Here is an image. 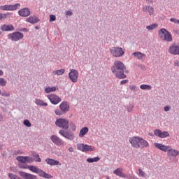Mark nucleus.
Segmentation results:
<instances>
[{
  "instance_id": "obj_1",
  "label": "nucleus",
  "mask_w": 179,
  "mask_h": 179,
  "mask_svg": "<svg viewBox=\"0 0 179 179\" xmlns=\"http://www.w3.org/2000/svg\"><path fill=\"white\" fill-rule=\"evenodd\" d=\"M125 69L127 66L122 62L116 60L115 61L113 66L111 67V71L117 79H126L127 75H125Z\"/></svg>"
},
{
  "instance_id": "obj_2",
  "label": "nucleus",
  "mask_w": 179,
  "mask_h": 179,
  "mask_svg": "<svg viewBox=\"0 0 179 179\" xmlns=\"http://www.w3.org/2000/svg\"><path fill=\"white\" fill-rule=\"evenodd\" d=\"M159 36L161 38V40H164V41H173V37L171 36V34L167 29L162 28L159 31Z\"/></svg>"
},
{
  "instance_id": "obj_3",
  "label": "nucleus",
  "mask_w": 179,
  "mask_h": 179,
  "mask_svg": "<svg viewBox=\"0 0 179 179\" xmlns=\"http://www.w3.org/2000/svg\"><path fill=\"white\" fill-rule=\"evenodd\" d=\"M59 110H56L55 111L56 115H62L63 114H66L68 111H69V104L68 103L67 101H63L60 105H59Z\"/></svg>"
},
{
  "instance_id": "obj_4",
  "label": "nucleus",
  "mask_w": 179,
  "mask_h": 179,
  "mask_svg": "<svg viewBox=\"0 0 179 179\" xmlns=\"http://www.w3.org/2000/svg\"><path fill=\"white\" fill-rule=\"evenodd\" d=\"M55 125L56 127H59V128H62L64 131H68V129H69V121L66 119H57L55 122Z\"/></svg>"
},
{
  "instance_id": "obj_5",
  "label": "nucleus",
  "mask_w": 179,
  "mask_h": 179,
  "mask_svg": "<svg viewBox=\"0 0 179 179\" xmlns=\"http://www.w3.org/2000/svg\"><path fill=\"white\" fill-rule=\"evenodd\" d=\"M59 135L66 138V139H69V141H73L75 139V134L69 130H64L61 129L59 131Z\"/></svg>"
},
{
  "instance_id": "obj_6",
  "label": "nucleus",
  "mask_w": 179,
  "mask_h": 179,
  "mask_svg": "<svg viewBox=\"0 0 179 179\" xmlns=\"http://www.w3.org/2000/svg\"><path fill=\"white\" fill-rule=\"evenodd\" d=\"M110 52L113 57H122L125 52L122 50V48L113 47L110 49Z\"/></svg>"
},
{
  "instance_id": "obj_7",
  "label": "nucleus",
  "mask_w": 179,
  "mask_h": 179,
  "mask_svg": "<svg viewBox=\"0 0 179 179\" xmlns=\"http://www.w3.org/2000/svg\"><path fill=\"white\" fill-rule=\"evenodd\" d=\"M69 78L73 83L78 82V78H79V72L76 69H71L69 73Z\"/></svg>"
},
{
  "instance_id": "obj_8",
  "label": "nucleus",
  "mask_w": 179,
  "mask_h": 179,
  "mask_svg": "<svg viewBox=\"0 0 179 179\" xmlns=\"http://www.w3.org/2000/svg\"><path fill=\"white\" fill-rule=\"evenodd\" d=\"M23 37V34L19 31L8 34V38L11 40V41H19V40H22Z\"/></svg>"
},
{
  "instance_id": "obj_9",
  "label": "nucleus",
  "mask_w": 179,
  "mask_h": 179,
  "mask_svg": "<svg viewBox=\"0 0 179 179\" xmlns=\"http://www.w3.org/2000/svg\"><path fill=\"white\" fill-rule=\"evenodd\" d=\"M77 149L78 150H81V152H93V148H92V146L87 144H77Z\"/></svg>"
},
{
  "instance_id": "obj_10",
  "label": "nucleus",
  "mask_w": 179,
  "mask_h": 179,
  "mask_svg": "<svg viewBox=\"0 0 179 179\" xmlns=\"http://www.w3.org/2000/svg\"><path fill=\"white\" fill-rule=\"evenodd\" d=\"M20 8V3H17L15 5H5L3 6H1L0 9L2 10H16Z\"/></svg>"
},
{
  "instance_id": "obj_11",
  "label": "nucleus",
  "mask_w": 179,
  "mask_h": 179,
  "mask_svg": "<svg viewBox=\"0 0 179 179\" xmlns=\"http://www.w3.org/2000/svg\"><path fill=\"white\" fill-rule=\"evenodd\" d=\"M16 160H17V162H20V163H22V164H24V163L31 164L33 163V161H34L33 159L29 156H25V157L18 156L17 157Z\"/></svg>"
},
{
  "instance_id": "obj_12",
  "label": "nucleus",
  "mask_w": 179,
  "mask_h": 179,
  "mask_svg": "<svg viewBox=\"0 0 179 179\" xmlns=\"http://www.w3.org/2000/svg\"><path fill=\"white\" fill-rule=\"evenodd\" d=\"M48 99L50 100L52 104H58V103H61V97L57 96L56 94H49L48 96Z\"/></svg>"
},
{
  "instance_id": "obj_13",
  "label": "nucleus",
  "mask_w": 179,
  "mask_h": 179,
  "mask_svg": "<svg viewBox=\"0 0 179 179\" xmlns=\"http://www.w3.org/2000/svg\"><path fill=\"white\" fill-rule=\"evenodd\" d=\"M129 142L131 145V146H133V148H136V149H139V142L141 141V137H132L129 138Z\"/></svg>"
},
{
  "instance_id": "obj_14",
  "label": "nucleus",
  "mask_w": 179,
  "mask_h": 179,
  "mask_svg": "<svg viewBox=\"0 0 179 179\" xmlns=\"http://www.w3.org/2000/svg\"><path fill=\"white\" fill-rule=\"evenodd\" d=\"M169 52L173 55H179V44L173 43L169 49Z\"/></svg>"
},
{
  "instance_id": "obj_15",
  "label": "nucleus",
  "mask_w": 179,
  "mask_h": 179,
  "mask_svg": "<svg viewBox=\"0 0 179 179\" xmlns=\"http://www.w3.org/2000/svg\"><path fill=\"white\" fill-rule=\"evenodd\" d=\"M50 141L57 145V146H62L64 145V141L58 136L52 135L50 136Z\"/></svg>"
},
{
  "instance_id": "obj_16",
  "label": "nucleus",
  "mask_w": 179,
  "mask_h": 179,
  "mask_svg": "<svg viewBox=\"0 0 179 179\" xmlns=\"http://www.w3.org/2000/svg\"><path fill=\"white\" fill-rule=\"evenodd\" d=\"M154 134L156 136H159V138H167V136H170V134L168 131H162L160 129H155Z\"/></svg>"
},
{
  "instance_id": "obj_17",
  "label": "nucleus",
  "mask_w": 179,
  "mask_h": 179,
  "mask_svg": "<svg viewBox=\"0 0 179 179\" xmlns=\"http://www.w3.org/2000/svg\"><path fill=\"white\" fill-rule=\"evenodd\" d=\"M30 9L29 8H24L18 11V15L22 17H27V16H30Z\"/></svg>"
},
{
  "instance_id": "obj_18",
  "label": "nucleus",
  "mask_w": 179,
  "mask_h": 179,
  "mask_svg": "<svg viewBox=\"0 0 179 179\" xmlns=\"http://www.w3.org/2000/svg\"><path fill=\"white\" fill-rule=\"evenodd\" d=\"M18 174H20V176L24 179H37V176L29 173L19 171Z\"/></svg>"
},
{
  "instance_id": "obj_19",
  "label": "nucleus",
  "mask_w": 179,
  "mask_h": 179,
  "mask_svg": "<svg viewBox=\"0 0 179 179\" xmlns=\"http://www.w3.org/2000/svg\"><path fill=\"white\" fill-rule=\"evenodd\" d=\"M155 147L157 148V149H159V150H162V152H169L170 150V146H166L162 143H154Z\"/></svg>"
},
{
  "instance_id": "obj_20",
  "label": "nucleus",
  "mask_w": 179,
  "mask_h": 179,
  "mask_svg": "<svg viewBox=\"0 0 179 179\" xmlns=\"http://www.w3.org/2000/svg\"><path fill=\"white\" fill-rule=\"evenodd\" d=\"M178 155H179V151L176 149H172L171 147H170L167 152L168 157H177V156Z\"/></svg>"
},
{
  "instance_id": "obj_21",
  "label": "nucleus",
  "mask_w": 179,
  "mask_h": 179,
  "mask_svg": "<svg viewBox=\"0 0 179 179\" xmlns=\"http://www.w3.org/2000/svg\"><path fill=\"white\" fill-rule=\"evenodd\" d=\"M26 21L28 22V23H31V24H36V23H38L40 18L37 17L36 15H33L27 17Z\"/></svg>"
},
{
  "instance_id": "obj_22",
  "label": "nucleus",
  "mask_w": 179,
  "mask_h": 179,
  "mask_svg": "<svg viewBox=\"0 0 179 179\" xmlns=\"http://www.w3.org/2000/svg\"><path fill=\"white\" fill-rule=\"evenodd\" d=\"M1 30L2 31H13V30H15V27L12 24H3L1 27Z\"/></svg>"
},
{
  "instance_id": "obj_23",
  "label": "nucleus",
  "mask_w": 179,
  "mask_h": 179,
  "mask_svg": "<svg viewBox=\"0 0 179 179\" xmlns=\"http://www.w3.org/2000/svg\"><path fill=\"white\" fill-rule=\"evenodd\" d=\"M45 162L48 164H50V166H58V164H59V161H57L53 159L48 158L45 159Z\"/></svg>"
},
{
  "instance_id": "obj_24",
  "label": "nucleus",
  "mask_w": 179,
  "mask_h": 179,
  "mask_svg": "<svg viewBox=\"0 0 179 179\" xmlns=\"http://www.w3.org/2000/svg\"><path fill=\"white\" fill-rule=\"evenodd\" d=\"M149 146V143L145 140H143V138H140L139 141V148L141 149H143V148H148Z\"/></svg>"
},
{
  "instance_id": "obj_25",
  "label": "nucleus",
  "mask_w": 179,
  "mask_h": 179,
  "mask_svg": "<svg viewBox=\"0 0 179 179\" xmlns=\"http://www.w3.org/2000/svg\"><path fill=\"white\" fill-rule=\"evenodd\" d=\"M28 169L30 170V171H32V173H36V174H40V171H41V169L32 165L28 166Z\"/></svg>"
},
{
  "instance_id": "obj_26",
  "label": "nucleus",
  "mask_w": 179,
  "mask_h": 179,
  "mask_svg": "<svg viewBox=\"0 0 179 179\" xmlns=\"http://www.w3.org/2000/svg\"><path fill=\"white\" fill-rule=\"evenodd\" d=\"M87 132H89V128L87 127H83L80 131V134H79L80 138H83V136H85V135H86Z\"/></svg>"
},
{
  "instance_id": "obj_27",
  "label": "nucleus",
  "mask_w": 179,
  "mask_h": 179,
  "mask_svg": "<svg viewBox=\"0 0 179 179\" xmlns=\"http://www.w3.org/2000/svg\"><path fill=\"white\" fill-rule=\"evenodd\" d=\"M113 173L115 174L116 176H118L119 177H126L125 173H122V169H121V168H118L116 170H115L113 171Z\"/></svg>"
},
{
  "instance_id": "obj_28",
  "label": "nucleus",
  "mask_w": 179,
  "mask_h": 179,
  "mask_svg": "<svg viewBox=\"0 0 179 179\" xmlns=\"http://www.w3.org/2000/svg\"><path fill=\"white\" fill-rule=\"evenodd\" d=\"M38 176H40V177H43V178H47V179L52 178V176L44 172L43 170L39 171Z\"/></svg>"
},
{
  "instance_id": "obj_29",
  "label": "nucleus",
  "mask_w": 179,
  "mask_h": 179,
  "mask_svg": "<svg viewBox=\"0 0 179 179\" xmlns=\"http://www.w3.org/2000/svg\"><path fill=\"white\" fill-rule=\"evenodd\" d=\"M134 57H136L138 59H143L146 55L141 52H135L133 53Z\"/></svg>"
},
{
  "instance_id": "obj_30",
  "label": "nucleus",
  "mask_w": 179,
  "mask_h": 179,
  "mask_svg": "<svg viewBox=\"0 0 179 179\" xmlns=\"http://www.w3.org/2000/svg\"><path fill=\"white\" fill-rule=\"evenodd\" d=\"M32 156L35 162H37L38 163L41 162V158H40V155L38 153L34 152Z\"/></svg>"
},
{
  "instance_id": "obj_31",
  "label": "nucleus",
  "mask_w": 179,
  "mask_h": 179,
  "mask_svg": "<svg viewBox=\"0 0 179 179\" xmlns=\"http://www.w3.org/2000/svg\"><path fill=\"white\" fill-rule=\"evenodd\" d=\"M35 103H36V104H37V106H45V107H47V106H48V103L43 101L41 99H36Z\"/></svg>"
},
{
  "instance_id": "obj_32",
  "label": "nucleus",
  "mask_w": 179,
  "mask_h": 179,
  "mask_svg": "<svg viewBox=\"0 0 179 179\" xmlns=\"http://www.w3.org/2000/svg\"><path fill=\"white\" fill-rule=\"evenodd\" d=\"M65 73V69H62L60 70H56L53 71V75H57L58 76H61V75H64Z\"/></svg>"
},
{
  "instance_id": "obj_33",
  "label": "nucleus",
  "mask_w": 179,
  "mask_h": 179,
  "mask_svg": "<svg viewBox=\"0 0 179 179\" xmlns=\"http://www.w3.org/2000/svg\"><path fill=\"white\" fill-rule=\"evenodd\" d=\"M57 87H48L45 89V93H51V92H55Z\"/></svg>"
},
{
  "instance_id": "obj_34",
  "label": "nucleus",
  "mask_w": 179,
  "mask_h": 179,
  "mask_svg": "<svg viewBox=\"0 0 179 179\" xmlns=\"http://www.w3.org/2000/svg\"><path fill=\"white\" fill-rule=\"evenodd\" d=\"M99 160H100V157H94V158H88V159H87V162L88 163H94L96 162H99Z\"/></svg>"
},
{
  "instance_id": "obj_35",
  "label": "nucleus",
  "mask_w": 179,
  "mask_h": 179,
  "mask_svg": "<svg viewBox=\"0 0 179 179\" xmlns=\"http://www.w3.org/2000/svg\"><path fill=\"white\" fill-rule=\"evenodd\" d=\"M157 24H152L151 25H148L146 27L147 30L150 31V30H155V29H157Z\"/></svg>"
},
{
  "instance_id": "obj_36",
  "label": "nucleus",
  "mask_w": 179,
  "mask_h": 179,
  "mask_svg": "<svg viewBox=\"0 0 179 179\" xmlns=\"http://www.w3.org/2000/svg\"><path fill=\"white\" fill-rule=\"evenodd\" d=\"M140 89L142 90H152V86L148 85H141Z\"/></svg>"
},
{
  "instance_id": "obj_37",
  "label": "nucleus",
  "mask_w": 179,
  "mask_h": 179,
  "mask_svg": "<svg viewBox=\"0 0 179 179\" xmlns=\"http://www.w3.org/2000/svg\"><path fill=\"white\" fill-rule=\"evenodd\" d=\"M1 96H2L3 97H9L10 96V92H6V91H3V92L1 91Z\"/></svg>"
},
{
  "instance_id": "obj_38",
  "label": "nucleus",
  "mask_w": 179,
  "mask_h": 179,
  "mask_svg": "<svg viewBox=\"0 0 179 179\" xmlns=\"http://www.w3.org/2000/svg\"><path fill=\"white\" fill-rule=\"evenodd\" d=\"M6 80L5 78H0V86L5 87L6 86Z\"/></svg>"
},
{
  "instance_id": "obj_39",
  "label": "nucleus",
  "mask_w": 179,
  "mask_h": 179,
  "mask_svg": "<svg viewBox=\"0 0 179 179\" xmlns=\"http://www.w3.org/2000/svg\"><path fill=\"white\" fill-rule=\"evenodd\" d=\"M23 124L24 125H25V127H27L28 128H30V127H31V123L29 120H24Z\"/></svg>"
},
{
  "instance_id": "obj_40",
  "label": "nucleus",
  "mask_w": 179,
  "mask_h": 179,
  "mask_svg": "<svg viewBox=\"0 0 179 179\" xmlns=\"http://www.w3.org/2000/svg\"><path fill=\"white\" fill-rule=\"evenodd\" d=\"M148 13L150 16H152V15H155V8L150 6V8L148 9Z\"/></svg>"
},
{
  "instance_id": "obj_41",
  "label": "nucleus",
  "mask_w": 179,
  "mask_h": 179,
  "mask_svg": "<svg viewBox=\"0 0 179 179\" xmlns=\"http://www.w3.org/2000/svg\"><path fill=\"white\" fill-rule=\"evenodd\" d=\"M55 20H57V17H55V15H50V22H55Z\"/></svg>"
},
{
  "instance_id": "obj_42",
  "label": "nucleus",
  "mask_w": 179,
  "mask_h": 179,
  "mask_svg": "<svg viewBox=\"0 0 179 179\" xmlns=\"http://www.w3.org/2000/svg\"><path fill=\"white\" fill-rule=\"evenodd\" d=\"M134 110V105L133 104H129V106H127V111L128 113H131V111Z\"/></svg>"
},
{
  "instance_id": "obj_43",
  "label": "nucleus",
  "mask_w": 179,
  "mask_h": 179,
  "mask_svg": "<svg viewBox=\"0 0 179 179\" xmlns=\"http://www.w3.org/2000/svg\"><path fill=\"white\" fill-rule=\"evenodd\" d=\"M164 111H166V113H167L168 111H170V110H171V106L167 105L164 107Z\"/></svg>"
},
{
  "instance_id": "obj_44",
  "label": "nucleus",
  "mask_w": 179,
  "mask_h": 179,
  "mask_svg": "<svg viewBox=\"0 0 179 179\" xmlns=\"http://www.w3.org/2000/svg\"><path fill=\"white\" fill-rule=\"evenodd\" d=\"M7 16L8 15L6 14L0 13V20H2V19H6Z\"/></svg>"
},
{
  "instance_id": "obj_45",
  "label": "nucleus",
  "mask_w": 179,
  "mask_h": 179,
  "mask_svg": "<svg viewBox=\"0 0 179 179\" xmlns=\"http://www.w3.org/2000/svg\"><path fill=\"white\" fill-rule=\"evenodd\" d=\"M138 66L142 71H145V69H146V66H145V65H143V64H138Z\"/></svg>"
},
{
  "instance_id": "obj_46",
  "label": "nucleus",
  "mask_w": 179,
  "mask_h": 179,
  "mask_svg": "<svg viewBox=\"0 0 179 179\" xmlns=\"http://www.w3.org/2000/svg\"><path fill=\"white\" fill-rule=\"evenodd\" d=\"M70 127L72 129V131H75V129H76V126H75V124L73 122L70 123Z\"/></svg>"
},
{
  "instance_id": "obj_47",
  "label": "nucleus",
  "mask_w": 179,
  "mask_h": 179,
  "mask_svg": "<svg viewBox=\"0 0 179 179\" xmlns=\"http://www.w3.org/2000/svg\"><path fill=\"white\" fill-rule=\"evenodd\" d=\"M149 9H150V6H146L143 8V10H144V12H148Z\"/></svg>"
},
{
  "instance_id": "obj_48",
  "label": "nucleus",
  "mask_w": 179,
  "mask_h": 179,
  "mask_svg": "<svg viewBox=\"0 0 179 179\" xmlns=\"http://www.w3.org/2000/svg\"><path fill=\"white\" fill-rule=\"evenodd\" d=\"M138 171H139V174H140V176H141V177H144L145 176V172H143V171H142V169H139Z\"/></svg>"
},
{
  "instance_id": "obj_49",
  "label": "nucleus",
  "mask_w": 179,
  "mask_h": 179,
  "mask_svg": "<svg viewBox=\"0 0 179 179\" xmlns=\"http://www.w3.org/2000/svg\"><path fill=\"white\" fill-rule=\"evenodd\" d=\"M170 20H171V22H173V23H178V24L179 20H177L176 18H171Z\"/></svg>"
},
{
  "instance_id": "obj_50",
  "label": "nucleus",
  "mask_w": 179,
  "mask_h": 179,
  "mask_svg": "<svg viewBox=\"0 0 179 179\" xmlns=\"http://www.w3.org/2000/svg\"><path fill=\"white\" fill-rule=\"evenodd\" d=\"M129 89H130L132 92H135V91L136 90V86H135V85L130 86V87H129Z\"/></svg>"
},
{
  "instance_id": "obj_51",
  "label": "nucleus",
  "mask_w": 179,
  "mask_h": 179,
  "mask_svg": "<svg viewBox=\"0 0 179 179\" xmlns=\"http://www.w3.org/2000/svg\"><path fill=\"white\" fill-rule=\"evenodd\" d=\"M19 167H20V169H28L27 165H23L22 164H19Z\"/></svg>"
},
{
  "instance_id": "obj_52",
  "label": "nucleus",
  "mask_w": 179,
  "mask_h": 179,
  "mask_svg": "<svg viewBox=\"0 0 179 179\" xmlns=\"http://www.w3.org/2000/svg\"><path fill=\"white\" fill-rule=\"evenodd\" d=\"M73 13L71 10H68L66 12V16H72Z\"/></svg>"
},
{
  "instance_id": "obj_53",
  "label": "nucleus",
  "mask_w": 179,
  "mask_h": 179,
  "mask_svg": "<svg viewBox=\"0 0 179 179\" xmlns=\"http://www.w3.org/2000/svg\"><path fill=\"white\" fill-rule=\"evenodd\" d=\"M128 83V80H123L120 82V85H125Z\"/></svg>"
},
{
  "instance_id": "obj_54",
  "label": "nucleus",
  "mask_w": 179,
  "mask_h": 179,
  "mask_svg": "<svg viewBox=\"0 0 179 179\" xmlns=\"http://www.w3.org/2000/svg\"><path fill=\"white\" fill-rule=\"evenodd\" d=\"M174 66H179V61L175 60L174 61Z\"/></svg>"
},
{
  "instance_id": "obj_55",
  "label": "nucleus",
  "mask_w": 179,
  "mask_h": 179,
  "mask_svg": "<svg viewBox=\"0 0 179 179\" xmlns=\"http://www.w3.org/2000/svg\"><path fill=\"white\" fill-rule=\"evenodd\" d=\"M146 1V2H148V3H153V0H145Z\"/></svg>"
},
{
  "instance_id": "obj_56",
  "label": "nucleus",
  "mask_w": 179,
  "mask_h": 179,
  "mask_svg": "<svg viewBox=\"0 0 179 179\" xmlns=\"http://www.w3.org/2000/svg\"><path fill=\"white\" fill-rule=\"evenodd\" d=\"M69 152H73V148L70 147V148H69Z\"/></svg>"
},
{
  "instance_id": "obj_57",
  "label": "nucleus",
  "mask_w": 179,
  "mask_h": 179,
  "mask_svg": "<svg viewBox=\"0 0 179 179\" xmlns=\"http://www.w3.org/2000/svg\"><path fill=\"white\" fill-rule=\"evenodd\" d=\"M3 75V71L2 70H0V76H2Z\"/></svg>"
},
{
  "instance_id": "obj_58",
  "label": "nucleus",
  "mask_w": 179,
  "mask_h": 179,
  "mask_svg": "<svg viewBox=\"0 0 179 179\" xmlns=\"http://www.w3.org/2000/svg\"><path fill=\"white\" fill-rule=\"evenodd\" d=\"M2 120H3L2 115H1V114H0V122H1V121H2Z\"/></svg>"
},
{
  "instance_id": "obj_59",
  "label": "nucleus",
  "mask_w": 179,
  "mask_h": 179,
  "mask_svg": "<svg viewBox=\"0 0 179 179\" xmlns=\"http://www.w3.org/2000/svg\"><path fill=\"white\" fill-rule=\"evenodd\" d=\"M35 29H36V30H38V29H40V27H38V26H36V27H35Z\"/></svg>"
},
{
  "instance_id": "obj_60",
  "label": "nucleus",
  "mask_w": 179,
  "mask_h": 179,
  "mask_svg": "<svg viewBox=\"0 0 179 179\" xmlns=\"http://www.w3.org/2000/svg\"><path fill=\"white\" fill-rule=\"evenodd\" d=\"M24 31H29V30H27L26 28H24Z\"/></svg>"
},
{
  "instance_id": "obj_61",
  "label": "nucleus",
  "mask_w": 179,
  "mask_h": 179,
  "mask_svg": "<svg viewBox=\"0 0 179 179\" xmlns=\"http://www.w3.org/2000/svg\"><path fill=\"white\" fill-rule=\"evenodd\" d=\"M107 179H110V178L108 176L107 178H106Z\"/></svg>"
},
{
  "instance_id": "obj_62",
  "label": "nucleus",
  "mask_w": 179,
  "mask_h": 179,
  "mask_svg": "<svg viewBox=\"0 0 179 179\" xmlns=\"http://www.w3.org/2000/svg\"><path fill=\"white\" fill-rule=\"evenodd\" d=\"M1 31H0V35H1Z\"/></svg>"
},
{
  "instance_id": "obj_63",
  "label": "nucleus",
  "mask_w": 179,
  "mask_h": 179,
  "mask_svg": "<svg viewBox=\"0 0 179 179\" xmlns=\"http://www.w3.org/2000/svg\"><path fill=\"white\" fill-rule=\"evenodd\" d=\"M0 94H1V90H0Z\"/></svg>"
}]
</instances>
